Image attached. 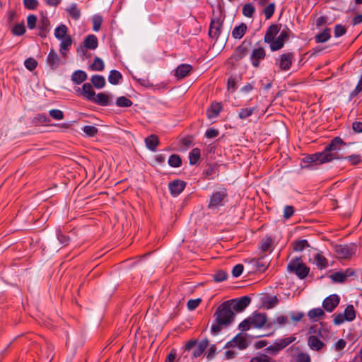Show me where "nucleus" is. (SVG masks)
I'll return each instance as SVG.
<instances>
[{
	"instance_id": "1",
	"label": "nucleus",
	"mask_w": 362,
	"mask_h": 362,
	"mask_svg": "<svg viewBox=\"0 0 362 362\" xmlns=\"http://www.w3.org/2000/svg\"><path fill=\"white\" fill-rule=\"evenodd\" d=\"M343 144H345L343 140L337 136L332 140L323 151L308 156L305 158L306 161L316 164H323L334 160L341 159L342 156L339 155V151L340 146Z\"/></svg>"
},
{
	"instance_id": "2",
	"label": "nucleus",
	"mask_w": 362,
	"mask_h": 362,
	"mask_svg": "<svg viewBox=\"0 0 362 362\" xmlns=\"http://www.w3.org/2000/svg\"><path fill=\"white\" fill-rule=\"evenodd\" d=\"M290 30L285 26L281 29V26L277 24L271 25L267 30L264 42L269 45L270 49L275 52L284 47V44L289 39Z\"/></svg>"
},
{
	"instance_id": "3",
	"label": "nucleus",
	"mask_w": 362,
	"mask_h": 362,
	"mask_svg": "<svg viewBox=\"0 0 362 362\" xmlns=\"http://www.w3.org/2000/svg\"><path fill=\"white\" fill-rule=\"evenodd\" d=\"M215 320L211 325V331L214 334H218L223 327L229 326L235 319V313L228 302L224 301L218 306L214 313Z\"/></svg>"
},
{
	"instance_id": "4",
	"label": "nucleus",
	"mask_w": 362,
	"mask_h": 362,
	"mask_svg": "<svg viewBox=\"0 0 362 362\" xmlns=\"http://www.w3.org/2000/svg\"><path fill=\"white\" fill-rule=\"evenodd\" d=\"M287 269L289 272L296 274L300 279L305 278L310 271V269L303 263L300 257H296L291 261L287 266Z\"/></svg>"
},
{
	"instance_id": "5",
	"label": "nucleus",
	"mask_w": 362,
	"mask_h": 362,
	"mask_svg": "<svg viewBox=\"0 0 362 362\" xmlns=\"http://www.w3.org/2000/svg\"><path fill=\"white\" fill-rule=\"evenodd\" d=\"M228 201V193L226 189H221L219 191L214 192L210 197L209 209H218L221 206L225 205Z\"/></svg>"
},
{
	"instance_id": "6",
	"label": "nucleus",
	"mask_w": 362,
	"mask_h": 362,
	"mask_svg": "<svg viewBox=\"0 0 362 362\" xmlns=\"http://www.w3.org/2000/svg\"><path fill=\"white\" fill-rule=\"evenodd\" d=\"M333 323L335 325H340L345 322H351L356 317V312L352 305H349L343 313H339L332 315Z\"/></svg>"
},
{
	"instance_id": "7",
	"label": "nucleus",
	"mask_w": 362,
	"mask_h": 362,
	"mask_svg": "<svg viewBox=\"0 0 362 362\" xmlns=\"http://www.w3.org/2000/svg\"><path fill=\"white\" fill-rule=\"evenodd\" d=\"M250 297L245 296L240 298L232 299L226 300L228 302V305L232 310V311H235L237 313H240L243 311L250 303Z\"/></svg>"
},
{
	"instance_id": "8",
	"label": "nucleus",
	"mask_w": 362,
	"mask_h": 362,
	"mask_svg": "<svg viewBox=\"0 0 362 362\" xmlns=\"http://www.w3.org/2000/svg\"><path fill=\"white\" fill-rule=\"evenodd\" d=\"M293 59V54L292 52H287L281 54L276 59V64L282 71L288 70L292 64Z\"/></svg>"
},
{
	"instance_id": "9",
	"label": "nucleus",
	"mask_w": 362,
	"mask_h": 362,
	"mask_svg": "<svg viewBox=\"0 0 362 362\" xmlns=\"http://www.w3.org/2000/svg\"><path fill=\"white\" fill-rule=\"evenodd\" d=\"M75 90L78 95L83 96L88 101H92L95 94L92 85L89 83H84L81 88H77Z\"/></svg>"
},
{
	"instance_id": "10",
	"label": "nucleus",
	"mask_w": 362,
	"mask_h": 362,
	"mask_svg": "<svg viewBox=\"0 0 362 362\" xmlns=\"http://www.w3.org/2000/svg\"><path fill=\"white\" fill-rule=\"evenodd\" d=\"M247 346L248 342L247 341V339L241 334H238L226 345V347L228 348L238 347L241 350L246 349Z\"/></svg>"
},
{
	"instance_id": "11",
	"label": "nucleus",
	"mask_w": 362,
	"mask_h": 362,
	"mask_svg": "<svg viewBox=\"0 0 362 362\" xmlns=\"http://www.w3.org/2000/svg\"><path fill=\"white\" fill-rule=\"evenodd\" d=\"M252 327L254 328H262L264 325L267 326V315L264 313H254L252 316H250Z\"/></svg>"
},
{
	"instance_id": "12",
	"label": "nucleus",
	"mask_w": 362,
	"mask_h": 362,
	"mask_svg": "<svg viewBox=\"0 0 362 362\" xmlns=\"http://www.w3.org/2000/svg\"><path fill=\"white\" fill-rule=\"evenodd\" d=\"M339 297L336 294L330 295L322 302V306L327 312H332L339 303Z\"/></svg>"
},
{
	"instance_id": "13",
	"label": "nucleus",
	"mask_w": 362,
	"mask_h": 362,
	"mask_svg": "<svg viewBox=\"0 0 362 362\" xmlns=\"http://www.w3.org/2000/svg\"><path fill=\"white\" fill-rule=\"evenodd\" d=\"M266 57V52L263 47L255 48L252 50L250 61L253 66L258 67L260 61L264 59Z\"/></svg>"
},
{
	"instance_id": "14",
	"label": "nucleus",
	"mask_w": 362,
	"mask_h": 362,
	"mask_svg": "<svg viewBox=\"0 0 362 362\" xmlns=\"http://www.w3.org/2000/svg\"><path fill=\"white\" fill-rule=\"evenodd\" d=\"M186 183L180 180H175L168 184V188L173 197L178 196L185 189Z\"/></svg>"
},
{
	"instance_id": "15",
	"label": "nucleus",
	"mask_w": 362,
	"mask_h": 362,
	"mask_svg": "<svg viewBox=\"0 0 362 362\" xmlns=\"http://www.w3.org/2000/svg\"><path fill=\"white\" fill-rule=\"evenodd\" d=\"M222 22L219 18L212 19L211 21L209 35L211 37L218 38L221 33Z\"/></svg>"
},
{
	"instance_id": "16",
	"label": "nucleus",
	"mask_w": 362,
	"mask_h": 362,
	"mask_svg": "<svg viewBox=\"0 0 362 362\" xmlns=\"http://www.w3.org/2000/svg\"><path fill=\"white\" fill-rule=\"evenodd\" d=\"M61 64V60L54 49H51L47 57V64L52 69L55 70Z\"/></svg>"
},
{
	"instance_id": "17",
	"label": "nucleus",
	"mask_w": 362,
	"mask_h": 362,
	"mask_svg": "<svg viewBox=\"0 0 362 362\" xmlns=\"http://www.w3.org/2000/svg\"><path fill=\"white\" fill-rule=\"evenodd\" d=\"M296 340L295 337H290L284 339H279L271 346V349L280 351Z\"/></svg>"
},
{
	"instance_id": "18",
	"label": "nucleus",
	"mask_w": 362,
	"mask_h": 362,
	"mask_svg": "<svg viewBox=\"0 0 362 362\" xmlns=\"http://www.w3.org/2000/svg\"><path fill=\"white\" fill-rule=\"evenodd\" d=\"M91 102L100 106H107L111 104L110 97L105 93H95Z\"/></svg>"
},
{
	"instance_id": "19",
	"label": "nucleus",
	"mask_w": 362,
	"mask_h": 362,
	"mask_svg": "<svg viewBox=\"0 0 362 362\" xmlns=\"http://www.w3.org/2000/svg\"><path fill=\"white\" fill-rule=\"evenodd\" d=\"M61 43L59 45V52L63 57H66V52L69 50L70 47L72 45L73 40L70 35L65 37L64 38L59 39Z\"/></svg>"
},
{
	"instance_id": "20",
	"label": "nucleus",
	"mask_w": 362,
	"mask_h": 362,
	"mask_svg": "<svg viewBox=\"0 0 362 362\" xmlns=\"http://www.w3.org/2000/svg\"><path fill=\"white\" fill-rule=\"evenodd\" d=\"M308 344L314 351H320L324 346V343L316 336L311 335L308 337Z\"/></svg>"
},
{
	"instance_id": "21",
	"label": "nucleus",
	"mask_w": 362,
	"mask_h": 362,
	"mask_svg": "<svg viewBox=\"0 0 362 362\" xmlns=\"http://www.w3.org/2000/svg\"><path fill=\"white\" fill-rule=\"evenodd\" d=\"M314 264L320 269H326L328 267L327 259L322 255V253H317L313 257Z\"/></svg>"
},
{
	"instance_id": "22",
	"label": "nucleus",
	"mask_w": 362,
	"mask_h": 362,
	"mask_svg": "<svg viewBox=\"0 0 362 362\" xmlns=\"http://www.w3.org/2000/svg\"><path fill=\"white\" fill-rule=\"evenodd\" d=\"M192 70L189 64H181L178 66L175 70V76L179 78H183L187 76Z\"/></svg>"
},
{
	"instance_id": "23",
	"label": "nucleus",
	"mask_w": 362,
	"mask_h": 362,
	"mask_svg": "<svg viewBox=\"0 0 362 362\" xmlns=\"http://www.w3.org/2000/svg\"><path fill=\"white\" fill-rule=\"evenodd\" d=\"M336 252L340 258H348L353 253L351 247L348 245L337 246L336 247Z\"/></svg>"
},
{
	"instance_id": "24",
	"label": "nucleus",
	"mask_w": 362,
	"mask_h": 362,
	"mask_svg": "<svg viewBox=\"0 0 362 362\" xmlns=\"http://www.w3.org/2000/svg\"><path fill=\"white\" fill-rule=\"evenodd\" d=\"M87 74L82 70H77L71 75V81L75 84H81L87 79Z\"/></svg>"
},
{
	"instance_id": "25",
	"label": "nucleus",
	"mask_w": 362,
	"mask_h": 362,
	"mask_svg": "<svg viewBox=\"0 0 362 362\" xmlns=\"http://www.w3.org/2000/svg\"><path fill=\"white\" fill-rule=\"evenodd\" d=\"M66 11L75 21H78L81 17V10L78 8L76 3H73L69 6L66 7Z\"/></svg>"
},
{
	"instance_id": "26",
	"label": "nucleus",
	"mask_w": 362,
	"mask_h": 362,
	"mask_svg": "<svg viewBox=\"0 0 362 362\" xmlns=\"http://www.w3.org/2000/svg\"><path fill=\"white\" fill-rule=\"evenodd\" d=\"M145 143L146 147L152 151H155L157 146L159 144V140L157 136L154 134H151L149 136L146 137L145 139Z\"/></svg>"
},
{
	"instance_id": "27",
	"label": "nucleus",
	"mask_w": 362,
	"mask_h": 362,
	"mask_svg": "<svg viewBox=\"0 0 362 362\" xmlns=\"http://www.w3.org/2000/svg\"><path fill=\"white\" fill-rule=\"evenodd\" d=\"M209 344L207 339L202 340L198 344H196L192 352V355L194 358L200 356L204 351L206 349Z\"/></svg>"
},
{
	"instance_id": "28",
	"label": "nucleus",
	"mask_w": 362,
	"mask_h": 362,
	"mask_svg": "<svg viewBox=\"0 0 362 362\" xmlns=\"http://www.w3.org/2000/svg\"><path fill=\"white\" fill-rule=\"evenodd\" d=\"M247 30V25L245 23H241L238 26H235L232 31V37L235 39L242 38Z\"/></svg>"
},
{
	"instance_id": "29",
	"label": "nucleus",
	"mask_w": 362,
	"mask_h": 362,
	"mask_svg": "<svg viewBox=\"0 0 362 362\" xmlns=\"http://www.w3.org/2000/svg\"><path fill=\"white\" fill-rule=\"evenodd\" d=\"M324 315L325 312L320 308H313L309 310V312L308 313V316L309 317V318L315 322L318 321V320L323 317Z\"/></svg>"
},
{
	"instance_id": "30",
	"label": "nucleus",
	"mask_w": 362,
	"mask_h": 362,
	"mask_svg": "<svg viewBox=\"0 0 362 362\" xmlns=\"http://www.w3.org/2000/svg\"><path fill=\"white\" fill-rule=\"evenodd\" d=\"M84 46L90 49H95L98 47V39L93 35H89L84 40Z\"/></svg>"
},
{
	"instance_id": "31",
	"label": "nucleus",
	"mask_w": 362,
	"mask_h": 362,
	"mask_svg": "<svg viewBox=\"0 0 362 362\" xmlns=\"http://www.w3.org/2000/svg\"><path fill=\"white\" fill-rule=\"evenodd\" d=\"M91 82L93 85L98 89L103 88L106 83L105 78L100 75H93L91 77Z\"/></svg>"
},
{
	"instance_id": "32",
	"label": "nucleus",
	"mask_w": 362,
	"mask_h": 362,
	"mask_svg": "<svg viewBox=\"0 0 362 362\" xmlns=\"http://www.w3.org/2000/svg\"><path fill=\"white\" fill-rule=\"evenodd\" d=\"M201 151L199 148H193L189 153V160L191 165H195L199 160Z\"/></svg>"
},
{
	"instance_id": "33",
	"label": "nucleus",
	"mask_w": 362,
	"mask_h": 362,
	"mask_svg": "<svg viewBox=\"0 0 362 362\" xmlns=\"http://www.w3.org/2000/svg\"><path fill=\"white\" fill-rule=\"evenodd\" d=\"M121 78L122 74L117 70H112L108 76V81L113 85L118 84Z\"/></svg>"
},
{
	"instance_id": "34",
	"label": "nucleus",
	"mask_w": 362,
	"mask_h": 362,
	"mask_svg": "<svg viewBox=\"0 0 362 362\" xmlns=\"http://www.w3.org/2000/svg\"><path fill=\"white\" fill-rule=\"evenodd\" d=\"M67 33V27L65 25H60L54 30V36L58 40L64 38L68 36Z\"/></svg>"
},
{
	"instance_id": "35",
	"label": "nucleus",
	"mask_w": 362,
	"mask_h": 362,
	"mask_svg": "<svg viewBox=\"0 0 362 362\" xmlns=\"http://www.w3.org/2000/svg\"><path fill=\"white\" fill-rule=\"evenodd\" d=\"M330 38V29L326 28L322 33H318L315 36L317 42H325Z\"/></svg>"
},
{
	"instance_id": "36",
	"label": "nucleus",
	"mask_w": 362,
	"mask_h": 362,
	"mask_svg": "<svg viewBox=\"0 0 362 362\" xmlns=\"http://www.w3.org/2000/svg\"><path fill=\"white\" fill-rule=\"evenodd\" d=\"M351 274L348 271L345 272H337L331 275V279L335 282H344Z\"/></svg>"
},
{
	"instance_id": "37",
	"label": "nucleus",
	"mask_w": 362,
	"mask_h": 362,
	"mask_svg": "<svg viewBox=\"0 0 362 362\" xmlns=\"http://www.w3.org/2000/svg\"><path fill=\"white\" fill-rule=\"evenodd\" d=\"M90 68L93 71H101L105 68L104 62L100 57H96Z\"/></svg>"
},
{
	"instance_id": "38",
	"label": "nucleus",
	"mask_w": 362,
	"mask_h": 362,
	"mask_svg": "<svg viewBox=\"0 0 362 362\" xmlns=\"http://www.w3.org/2000/svg\"><path fill=\"white\" fill-rule=\"evenodd\" d=\"M247 49L243 46H238L232 58L234 59L235 61L240 60L245 54H246Z\"/></svg>"
},
{
	"instance_id": "39",
	"label": "nucleus",
	"mask_w": 362,
	"mask_h": 362,
	"mask_svg": "<svg viewBox=\"0 0 362 362\" xmlns=\"http://www.w3.org/2000/svg\"><path fill=\"white\" fill-rule=\"evenodd\" d=\"M256 107H245L240 110L238 112V117L241 119H245L248 117L251 116L252 113L255 111Z\"/></svg>"
},
{
	"instance_id": "40",
	"label": "nucleus",
	"mask_w": 362,
	"mask_h": 362,
	"mask_svg": "<svg viewBox=\"0 0 362 362\" xmlns=\"http://www.w3.org/2000/svg\"><path fill=\"white\" fill-rule=\"evenodd\" d=\"M288 318L287 317L284 315H279L276 317L272 322H268L267 324V328H271L273 325L278 324L279 325L281 326L287 323Z\"/></svg>"
},
{
	"instance_id": "41",
	"label": "nucleus",
	"mask_w": 362,
	"mask_h": 362,
	"mask_svg": "<svg viewBox=\"0 0 362 362\" xmlns=\"http://www.w3.org/2000/svg\"><path fill=\"white\" fill-rule=\"evenodd\" d=\"M168 164L173 168H177L181 165L182 160L178 155L173 154L169 157Z\"/></svg>"
},
{
	"instance_id": "42",
	"label": "nucleus",
	"mask_w": 362,
	"mask_h": 362,
	"mask_svg": "<svg viewBox=\"0 0 362 362\" xmlns=\"http://www.w3.org/2000/svg\"><path fill=\"white\" fill-rule=\"evenodd\" d=\"M11 32H12L13 35H16V36H20V35H23L25 32V28L24 23H21L16 24L13 27Z\"/></svg>"
},
{
	"instance_id": "43",
	"label": "nucleus",
	"mask_w": 362,
	"mask_h": 362,
	"mask_svg": "<svg viewBox=\"0 0 362 362\" xmlns=\"http://www.w3.org/2000/svg\"><path fill=\"white\" fill-rule=\"evenodd\" d=\"M116 105L118 107H128L132 105V102L129 98L124 96H121L117 99Z\"/></svg>"
},
{
	"instance_id": "44",
	"label": "nucleus",
	"mask_w": 362,
	"mask_h": 362,
	"mask_svg": "<svg viewBox=\"0 0 362 362\" xmlns=\"http://www.w3.org/2000/svg\"><path fill=\"white\" fill-rule=\"evenodd\" d=\"M339 155L341 156V154L339 153ZM342 156V159H345V160H347L349 162H350V163L351 165H357L358 163H360L361 162V156L359 154H353V155H351V156Z\"/></svg>"
},
{
	"instance_id": "45",
	"label": "nucleus",
	"mask_w": 362,
	"mask_h": 362,
	"mask_svg": "<svg viewBox=\"0 0 362 362\" xmlns=\"http://www.w3.org/2000/svg\"><path fill=\"white\" fill-rule=\"evenodd\" d=\"M307 247H309V244L306 240H297L293 243L295 251H303Z\"/></svg>"
},
{
	"instance_id": "46",
	"label": "nucleus",
	"mask_w": 362,
	"mask_h": 362,
	"mask_svg": "<svg viewBox=\"0 0 362 362\" xmlns=\"http://www.w3.org/2000/svg\"><path fill=\"white\" fill-rule=\"evenodd\" d=\"M255 11V7L251 4H246L243 8V13L245 16L251 18Z\"/></svg>"
},
{
	"instance_id": "47",
	"label": "nucleus",
	"mask_w": 362,
	"mask_h": 362,
	"mask_svg": "<svg viewBox=\"0 0 362 362\" xmlns=\"http://www.w3.org/2000/svg\"><path fill=\"white\" fill-rule=\"evenodd\" d=\"M93 22V30L95 32H98L101 26L103 18L100 15H95L92 19Z\"/></svg>"
},
{
	"instance_id": "48",
	"label": "nucleus",
	"mask_w": 362,
	"mask_h": 362,
	"mask_svg": "<svg viewBox=\"0 0 362 362\" xmlns=\"http://www.w3.org/2000/svg\"><path fill=\"white\" fill-rule=\"evenodd\" d=\"M228 274L225 271L218 270L214 274V280L216 282H221L227 279Z\"/></svg>"
},
{
	"instance_id": "49",
	"label": "nucleus",
	"mask_w": 362,
	"mask_h": 362,
	"mask_svg": "<svg viewBox=\"0 0 362 362\" xmlns=\"http://www.w3.org/2000/svg\"><path fill=\"white\" fill-rule=\"evenodd\" d=\"M251 327H252V322H251V320L250 318V317H248L247 318H246L245 320H244L242 322H240L238 325V329L242 331V332H244V331H247L249 330Z\"/></svg>"
},
{
	"instance_id": "50",
	"label": "nucleus",
	"mask_w": 362,
	"mask_h": 362,
	"mask_svg": "<svg viewBox=\"0 0 362 362\" xmlns=\"http://www.w3.org/2000/svg\"><path fill=\"white\" fill-rule=\"evenodd\" d=\"M275 11V4L274 3L269 4L264 9V14L266 19H269L274 14Z\"/></svg>"
},
{
	"instance_id": "51",
	"label": "nucleus",
	"mask_w": 362,
	"mask_h": 362,
	"mask_svg": "<svg viewBox=\"0 0 362 362\" xmlns=\"http://www.w3.org/2000/svg\"><path fill=\"white\" fill-rule=\"evenodd\" d=\"M83 132L88 136H95L98 130L95 126L86 125L83 127Z\"/></svg>"
},
{
	"instance_id": "52",
	"label": "nucleus",
	"mask_w": 362,
	"mask_h": 362,
	"mask_svg": "<svg viewBox=\"0 0 362 362\" xmlns=\"http://www.w3.org/2000/svg\"><path fill=\"white\" fill-rule=\"evenodd\" d=\"M24 65L29 71H33L36 68L37 62L34 58L30 57L25 60Z\"/></svg>"
},
{
	"instance_id": "53",
	"label": "nucleus",
	"mask_w": 362,
	"mask_h": 362,
	"mask_svg": "<svg viewBox=\"0 0 362 362\" xmlns=\"http://www.w3.org/2000/svg\"><path fill=\"white\" fill-rule=\"evenodd\" d=\"M49 115L54 119L60 120L64 117V112L58 109H52L49 111Z\"/></svg>"
},
{
	"instance_id": "54",
	"label": "nucleus",
	"mask_w": 362,
	"mask_h": 362,
	"mask_svg": "<svg viewBox=\"0 0 362 362\" xmlns=\"http://www.w3.org/2000/svg\"><path fill=\"white\" fill-rule=\"evenodd\" d=\"M253 264V265L257 268V270L259 272H263L265 270L267 266L266 263L263 262V259H252L251 261Z\"/></svg>"
},
{
	"instance_id": "55",
	"label": "nucleus",
	"mask_w": 362,
	"mask_h": 362,
	"mask_svg": "<svg viewBox=\"0 0 362 362\" xmlns=\"http://www.w3.org/2000/svg\"><path fill=\"white\" fill-rule=\"evenodd\" d=\"M346 29L344 25H342L341 24H337L335 25L334 36L336 37H339L344 35L346 33Z\"/></svg>"
},
{
	"instance_id": "56",
	"label": "nucleus",
	"mask_w": 362,
	"mask_h": 362,
	"mask_svg": "<svg viewBox=\"0 0 362 362\" xmlns=\"http://www.w3.org/2000/svg\"><path fill=\"white\" fill-rule=\"evenodd\" d=\"M346 341L343 339H340L333 344V349L336 351L339 352L341 351L346 347Z\"/></svg>"
},
{
	"instance_id": "57",
	"label": "nucleus",
	"mask_w": 362,
	"mask_h": 362,
	"mask_svg": "<svg viewBox=\"0 0 362 362\" xmlns=\"http://www.w3.org/2000/svg\"><path fill=\"white\" fill-rule=\"evenodd\" d=\"M221 110V107L219 103H213L211 105V114H210L209 112L208 113L209 114V117H216V116H218V115L219 114Z\"/></svg>"
},
{
	"instance_id": "58",
	"label": "nucleus",
	"mask_w": 362,
	"mask_h": 362,
	"mask_svg": "<svg viewBox=\"0 0 362 362\" xmlns=\"http://www.w3.org/2000/svg\"><path fill=\"white\" fill-rule=\"evenodd\" d=\"M24 6L29 10H34L38 6L37 0H23Z\"/></svg>"
},
{
	"instance_id": "59",
	"label": "nucleus",
	"mask_w": 362,
	"mask_h": 362,
	"mask_svg": "<svg viewBox=\"0 0 362 362\" xmlns=\"http://www.w3.org/2000/svg\"><path fill=\"white\" fill-rule=\"evenodd\" d=\"M36 22H37V17L33 15L30 14L27 18V25L29 29H34L36 26Z\"/></svg>"
},
{
	"instance_id": "60",
	"label": "nucleus",
	"mask_w": 362,
	"mask_h": 362,
	"mask_svg": "<svg viewBox=\"0 0 362 362\" xmlns=\"http://www.w3.org/2000/svg\"><path fill=\"white\" fill-rule=\"evenodd\" d=\"M200 303H201L200 298L189 300L187 302V305L188 310H194L199 306Z\"/></svg>"
},
{
	"instance_id": "61",
	"label": "nucleus",
	"mask_w": 362,
	"mask_h": 362,
	"mask_svg": "<svg viewBox=\"0 0 362 362\" xmlns=\"http://www.w3.org/2000/svg\"><path fill=\"white\" fill-rule=\"evenodd\" d=\"M49 21L47 18H42L39 23V28L46 33L48 30Z\"/></svg>"
},
{
	"instance_id": "62",
	"label": "nucleus",
	"mask_w": 362,
	"mask_h": 362,
	"mask_svg": "<svg viewBox=\"0 0 362 362\" xmlns=\"http://www.w3.org/2000/svg\"><path fill=\"white\" fill-rule=\"evenodd\" d=\"M243 266L240 264H236L232 269V274L234 277L240 276L243 272Z\"/></svg>"
},
{
	"instance_id": "63",
	"label": "nucleus",
	"mask_w": 362,
	"mask_h": 362,
	"mask_svg": "<svg viewBox=\"0 0 362 362\" xmlns=\"http://www.w3.org/2000/svg\"><path fill=\"white\" fill-rule=\"evenodd\" d=\"M294 214V209L291 206H286L284 209V217L285 219L290 218Z\"/></svg>"
},
{
	"instance_id": "64",
	"label": "nucleus",
	"mask_w": 362,
	"mask_h": 362,
	"mask_svg": "<svg viewBox=\"0 0 362 362\" xmlns=\"http://www.w3.org/2000/svg\"><path fill=\"white\" fill-rule=\"evenodd\" d=\"M296 362H310V356L306 353H300L296 357Z\"/></svg>"
}]
</instances>
